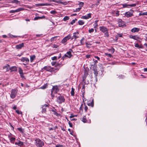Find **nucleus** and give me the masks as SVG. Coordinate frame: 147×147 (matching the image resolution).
I'll return each mask as SVG.
<instances>
[{
	"instance_id": "1",
	"label": "nucleus",
	"mask_w": 147,
	"mask_h": 147,
	"mask_svg": "<svg viewBox=\"0 0 147 147\" xmlns=\"http://www.w3.org/2000/svg\"><path fill=\"white\" fill-rule=\"evenodd\" d=\"M59 91V89L57 86H55L53 87L51 90V95L53 99L55 96V94H56Z\"/></svg>"
},
{
	"instance_id": "2",
	"label": "nucleus",
	"mask_w": 147,
	"mask_h": 147,
	"mask_svg": "<svg viewBox=\"0 0 147 147\" xmlns=\"http://www.w3.org/2000/svg\"><path fill=\"white\" fill-rule=\"evenodd\" d=\"M35 144L37 147H42L44 146V142L39 138H36L35 140Z\"/></svg>"
},
{
	"instance_id": "3",
	"label": "nucleus",
	"mask_w": 147,
	"mask_h": 147,
	"mask_svg": "<svg viewBox=\"0 0 147 147\" xmlns=\"http://www.w3.org/2000/svg\"><path fill=\"white\" fill-rule=\"evenodd\" d=\"M99 29L102 32L104 33V34L105 36L107 37H109V35L108 32V30L106 27L103 26H100Z\"/></svg>"
},
{
	"instance_id": "4",
	"label": "nucleus",
	"mask_w": 147,
	"mask_h": 147,
	"mask_svg": "<svg viewBox=\"0 0 147 147\" xmlns=\"http://www.w3.org/2000/svg\"><path fill=\"white\" fill-rule=\"evenodd\" d=\"M18 90L16 89H12L11 90L10 97L12 99H14L16 97L18 93Z\"/></svg>"
},
{
	"instance_id": "5",
	"label": "nucleus",
	"mask_w": 147,
	"mask_h": 147,
	"mask_svg": "<svg viewBox=\"0 0 147 147\" xmlns=\"http://www.w3.org/2000/svg\"><path fill=\"white\" fill-rule=\"evenodd\" d=\"M65 99L64 96H63L60 95L57 97V102L59 104H61L65 102Z\"/></svg>"
},
{
	"instance_id": "6",
	"label": "nucleus",
	"mask_w": 147,
	"mask_h": 147,
	"mask_svg": "<svg viewBox=\"0 0 147 147\" xmlns=\"http://www.w3.org/2000/svg\"><path fill=\"white\" fill-rule=\"evenodd\" d=\"M130 11L131 12L127 11L124 14L125 15V16L127 18H129L132 16L133 15V11L131 10Z\"/></svg>"
},
{
	"instance_id": "7",
	"label": "nucleus",
	"mask_w": 147,
	"mask_h": 147,
	"mask_svg": "<svg viewBox=\"0 0 147 147\" xmlns=\"http://www.w3.org/2000/svg\"><path fill=\"white\" fill-rule=\"evenodd\" d=\"M44 69L46 70V71L52 72L53 71H54V69L51 68V67L49 66H45L44 67L42 70Z\"/></svg>"
},
{
	"instance_id": "8",
	"label": "nucleus",
	"mask_w": 147,
	"mask_h": 147,
	"mask_svg": "<svg viewBox=\"0 0 147 147\" xmlns=\"http://www.w3.org/2000/svg\"><path fill=\"white\" fill-rule=\"evenodd\" d=\"M71 38V36L70 35H68L67 36L64 38L61 41L62 43H64L66 42L67 41L69 40Z\"/></svg>"
},
{
	"instance_id": "9",
	"label": "nucleus",
	"mask_w": 147,
	"mask_h": 147,
	"mask_svg": "<svg viewBox=\"0 0 147 147\" xmlns=\"http://www.w3.org/2000/svg\"><path fill=\"white\" fill-rule=\"evenodd\" d=\"M123 7V8L129 7H135L136 5L135 4H128L127 3H124L122 4Z\"/></svg>"
},
{
	"instance_id": "10",
	"label": "nucleus",
	"mask_w": 147,
	"mask_h": 147,
	"mask_svg": "<svg viewBox=\"0 0 147 147\" xmlns=\"http://www.w3.org/2000/svg\"><path fill=\"white\" fill-rule=\"evenodd\" d=\"M117 22L118 23L119 26L120 27H123L124 25L123 22L121 19H118L117 20Z\"/></svg>"
},
{
	"instance_id": "11",
	"label": "nucleus",
	"mask_w": 147,
	"mask_h": 147,
	"mask_svg": "<svg viewBox=\"0 0 147 147\" xmlns=\"http://www.w3.org/2000/svg\"><path fill=\"white\" fill-rule=\"evenodd\" d=\"M79 32H74L73 34V36L71 38V40H73L74 38L75 40L79 37L78 35Z\"/></svg>"
},
{
	"instance_id": "12",
	"label": "nucleus",
	"mask_w": 147,
	"mask_h": 147,
	"mask_svg": "<svg viewBox=\"0 0 147 147\" xmlns=\"http://www.w3.org/2000/svg\"><path fill=\"white\" fill-rule=\"evenodd\" d=\"M91 13H88L87 15L82 16L81 18L84 19H88L91 18Z\"/></svg>"
},
{
	"instance_id": "13",
	"label": "nucleus",
	"mask_w": 147,
	"mask_h": 147,
	"mask_svg": "<svg viewBox=\"0 0 147 147\" xmlns=\"http://www.w3.org/2000/svg\"><path fill=\"white\" fill-rule=\"evenodd\" d=\"M20 60L22 62H25L26 63H28L29 61V59L27 57H23L20 59Z\"/></svg>"
},
{
	"instance_id": "14",
	"label": "nucleus",
	"mask_w": 147,
	"mask_h": 147,
	"mask_svg": "<svg viewBox=\"0 0 147 147\" xmlns=\"http://www.w3.org/2000/svg\"><path fill=\"white\" fill-rule=\"evenodd\" d=\"M140 29L138 28H134L131 30L132 32H138L140 30Z\"/></svg>"
},
{
	"instance_id": "15",
	"label": "nucleus",
	"mask_w": 147,
	"mask_h": 147,
	"mask_svg": "<svg viewBox=\"0 0 147 147\" xmlns=\"http://www.w3.org/2000/svg\"><path fill=\"white\" fill-rule=\"evenodd\" d=\"M9 69L11 71V72L16 71H17V67L15 66H12L9 67Z\"/></svg>"
},
{
	"instance_id": "16",
	"label": "nucleus",
	"mask_w": 147,
	"mask_h": 147,
	"mask_svg": "<svg viewBox=\"0 0 147 147\" xmlns=\"http://www.w3.org/2000/svg\"><path fill=\"white\" fill-rule=\"evenodd\" d=\"M24 46V44L23 43H22L21 44H19L16 45V48L17 49H20L22 48Z\"/></svg>"
},
{
	"instance_id": "17",
	"label": "nucleus",
	"mask_w": 147,
	"mask_h": 147,
	"mask_svg": "<svg viewBox=\"0 0 147 147\" xmlns=\"http://www.w3.org/2000/svg\"><path fill=\"white\" fill-rule=\"evenodd\" d=\"M20 74L21 77L23 78L24 77V74L23 73V70L20 67L19 68V70H18Z\"/></svg>"
},
{
	"instance_id": "18",
	"label": "nucleus",
	"mask_w": 147,
	"mask_h": 147,
	"mask_svg": "<svg viewBox=\"0 0 147 147\" xmlns=\"http://www.w3.org/2000/svg\"><path fill=\"white\" fill-rule=\"evenodd\" d=\"M129 37L130 38L133 39L135 40H137L139 39V37L137 35H130Z\"/></svg>"
},
{
	"instance_id": "19",
	"label": "nucleus",
	"mask_w": 147,
	"mask_h": 147,
	"mask_svg": "<svg viewBox=\"0 0 147 147\" xmlns=\"http://www.w3.org/2000/svg\"><path fill=\"white\" fill-rule=\"evenodd\" d=\"M48 105L47 104H45L43 105L42 107V113H45L46 111V108L47 107Z\"/></svg>"
},
{
	"instance_id": "20",
	"label": "nucleus",
	"mask_w": 147,
	"mask_h": 147,
	"mask_svg": "<svg viewBox=\"0 0 147 147\" xmlns=\"http://www.w3.org/2000/svg\"><path fill=\"white\" fill-rule=\"evenodd\" d=\"M94 73L95 75V79L96 80V81L97 82V74H98V71H97V70L95 69H94Z\"/></svg>"
},
{
	"instance_id": "21",
	"label": "nucleus",
	"mask_w": 147,
	"mask_h": 147,
	"mask_svg": "<svg viewBox=\"0 0 147 147\" xmlns=\"http://www.w3.org/2000/svg\"><path fill=\"white\" fill-rule=\"evenodd\" d=\"M9 67H10L9 65L8 64H6L3 67V68L4 69L6 68V71H7L9 70Z\"/></svg>"
},
{
	"instance_id": "22",
	"label": "nucleus",
	"mask_w": 147,
	"mask_h": 147,
	"mask_svg": "<svg viewBox=\"0 0 147 147\" xmlns=\"http://www.w3.org/2000/svg\"><path fill=\"white\" fill-rule=\"evenodd\" d=\"M15 144L16 145H18L19 146H21L23 145V143L22 142L18 140V142H15Z\"/></svg>"
},
{
	"instance_id": "23",
	"label": "nucleus",
	"mask_w": 147,
	"mask_h": 147,
	"mask_svg": "<svg viewBox=\"0 0 147 147\" xmlns=\"http://www.w3.org/2000/svg\"><path fill=\"white\" fill-rule=\"evenodd\" d=\"M30 61L32 62L35 59L36 57L35 55H33L30 56Z\"/></svg>"
},
{
	"instance_id": "24",
	"label": "nucleus",
	"mask_w": 147,
	"mask_h": 147,
	"mask_svg": "<svg viewBox=\"0 0 147 147\" xmlns=\"http://www.w3.org/2000/svg\"><path fill=\"white\" fill-rule=\"evenodd\" d=\"M82 121L84 123H86L88 122V121L86 119L85 116H84L82 119Z\"/></svg>"
},
{
	"instance_id": "25",
	"label": "nucleus",
	"mask_w": 147,
	"mask_h": 147,
	"mask_svg": "<svg viewBox=\"0 0 147 147\" xmlns=\"http://www.w3.org/2000/svg\"><path fill=\"white\" fill-rule=\"evenodd\" d=\"M66 54L67 55V56L68 58H70L71 56V52L70 51L67 52Z\"/></svg>"
},
{
	"instance_id": "26",
	"label": "nucleus",
	"mask_w": 147,
	"mask_h": 147,
	"mask_svg": "<svg viewBox=\"0 0 147 147\" xmlns=\"http://www.w3.org/2000/svg\"><path fill=\"white\" fill-rule=\"evenodd\" d=\"M75 89L73 88H71V95L72 96H74V94Z\"/></svg>"
},
{
	"instance_id": "27",
	"label": "nucleus",
	"mask_w": 147,
	"mask_h": 147,
	"mask_svg": "<svg viewBox=\"0 0 147 147\" xmlns=\"http://www.w3.org/2000/svg\"><path fill=\"white\" fill-rule=\"evenodd\" d=\"M139 15L140 16L147 15V12H141L139 14Z\"/></svg>"
},
{
	"instance_id": "28",
	"label": "nucleus",
	"mask_w": 147,
	"mask_h": 147,
	"mask_svg": "<svg viewBox=\"0 0 147 147\" xmlns=\"http://www.w3.org/2000/svg\"><path fill=\"white\" fill-rule=\"evenodd\" d=\"M47 86V84H45L43 86H41L40 88L42 89H44L46 88Z\"/></svg>"
},
{
	"instance_id": "29",
	"label": "nucleus",
	"mask_w": 147,
	"mask_h": 147,
	"mask_svg": "<svg viewBox=\"0 0 147 147\" xmlns=\"http://www.w3.org/2000/svg\"><path fill=\"white\" fill-rule=\"evenodd\" d=\"M78 23L80 25H82L84 24V22L82 20H80L78 21Z\"/></svg>"
},
{
	"instance_id": "30",
	"label": "nucleus",
	"mask_w": 147,
	"mask_h": 147,
	"mask_svg": "<svg viewBox=\"0 0 147 147\" xmlns=\"http://www.w3.org/2000/svg\"><path fill=\"white\" fill-rule=\"evenodd\" d=\"M98 21H96L94 22V28H96L98 26L97 23Z\"/></svg>"
},
{
	"instance_id": "31",
	"label": "nucleus",
	"mask_w": 147,
	"mask_h": 147,
	"mask_svg": "<svg viewBox=\"0 0 147 147\" xmlns=\"http://www.w3.org/2000/svg\"><path fill=\"white\" fill-rule=\"evenodd\" d=\"M88 106H90L92 107H93L94 106V103L93 102V100H92V101L90 103H89L88 104Z\"/></svg>"
},
{
	"instance_id": "32",
	"label": "nucleus",
	"mask_w": 147,
	"mask_h": 147,
	"mask_svg": "<svg viewBox=\"0 0 147 147\" xmlns=\"http://www.w3.org/2000/svg\"><path fill=\"white\" fill-rule=\"evenodd\" d=\"M12 3H15L16 4H18L20 2V1L17 0H13L11 2Z\"/></svg>"
},
{
	"instance_id": "33",
	"label": "nucleus",
	"mask_w": 147,
	"mask_h": 147,
	"mask_svg": "<svg viewBox=\"0 0 147 147\" xmlns=\"http://www.w3.org/2000/svg\"><path fill=\"white\" fill-rule=\"evenodd\" d=\"M109 51L111 52L112 53H114L115 51V49L113 48H112L111 49H109Z\"/></svg>"
},
{
	"instance_id": "34",
	"label": "nucleus",
	"mask_w": 147,
	"mask_h": 147,
	"mask_svg": "<svg viewBox=\"0 0 147 147\" xmlns=\"http://www.w3.org/2000/svg\"><path fill=\"white\" fill-rule=\"evenodd\" d=\"M77 20V19H75L74 20H73L71 22L70 24L71 25H73L76 22V21Z\"/></svg>"
},
{
	"instance_id": "35",
	"label": "nucleus",
	"mask_w": 147,
	"mask_h": 147,
	"mask_svg": "<svg viewBox=\"0 0 147 147\" xmlns=\"http://www.w3.org/2000/svg\"><path fill=\"white\" fill-rule=\"evenodd\" d=\"M135 47H136L138 48L139 49L142 48V47L140 46L138 43H136L135 44Z\"/></svg>"
},
{
	"instance_id": "36",
	"label": "nucleus",
	"mask_w": 147,
	"mask_h": 147,
	"mask_svg": "<svg viewBox=\"0 0 147 147\" xmlns=\"http://www.w3.org/2000/svg\"><path fill=\"white\" fill-rule=\"evenodd\" d=\"M16 140V138H15L12 137L10 139V140L11 142H13Z\"/></svg>"
},
{
	"instance_id": "37",
	"label": "nucleus",
	"mask_w": 147,
	"mask_h": 147,
	"mask_svg": "<svg viewBox=\"0 0 147 147\" xmlns=\"http://www.w3.org/2000/svg\"><path fill=\"white\" fill-rule=\"evenodd\" d=\"M78 5H79L80 7H81V8L83 6L84 3L82 2H80Z\"/></svg>"
},
{
	"instance_id": "38",
	"label": "nucleus",
	"mask_w": 147,
	"mask_h": 147,
	"mask_svg": "<svg viewBox=\"0 0 147 147\" xmlns=\"http://www.w3.org/2000/svg\"><path fill=\"white\" fill-rule=\"evenodd\" d=\"M69 19V17L67 16H66L64 17V18H63V20L64 21H66V20H68Z\"/></svg>"
},
{
	"instance_id": "39",
	"label": "nucleus",
	"mask_w": 147,
	"mask_h": 147,
	"mask_svg": "<svg viewBox=\"0 0 147 147\" xmlns=\"http://www.w3.org/2000/svg\"><path fill=\"white\" fill-rule=\"evenodd\" d=\"M16 113L18 114H20L22 115V112L21 111H19L18 110H16Z\"/></svg>"
},
{
	"instance_id": "40",
	"label": "nucleus",
	"mask_w": 147,
	"mask_h": 147,
	"mask_svg": "<svg viewBox=\"0 0 147 147\" xmlns=\"http://www.w3.org/2000/svg\"><path fill=\"white\" fill-rule=\"evenodd\" d=\"M81 9V7H79L78 8H77L74 11V12H77L79 11H80Z\"/></svg>"
},
{
	"instance_id": "41",
	"label": "nucleus",
	"mask_w": 147,
	"mask_h": 147,
	"mask_svg": "<svg viewBox=\"0 0 147 147\" xmlns=\"http://www.w3.org/2000/svg\"><path fill=\"white\" fill-rule=\"evenodd\" d=\"M24 9V8L22 7H20V8H18L17 9L18 11V12H19L20 11L23 10Z\"/></svg>"
},
{
	"instance_id": "42",
	"label": "nucleus",
	"mask_w": 147,
	"mask_h": 147,
	"mask_svg": "<svg viewBox=\"0 0 147 147\" xmlns=\"http://www.w3.org/2000/svg\"><path fill=\"white\" fill-rule=\"evenodd\" d=\"M60 3L61 4L65 5H66L67 4V3L66 2L60 1Z\"/></svg>"
},
{
	"instance_id": "43",
	"label": "nucleus",
	"mask_w": 147,
	"mask_h": 147,
	"mask_svg": "<svg viewBox=\"0 0 147 147\" xmlns=\"http://www.w3.org/2000/svg\"><path fill=\"white\" fill-rule=\"evenodd\" d=\"M50 13H51L52 14H55L57 13V11L55 10H53L51 11Z\"/></svg>"
},
{
	"instance_id": "44",
	"label": "nucleus",
	"mask_w": 147,
	"mask_h": 147,
	"mask_svg": "<svg viewBox=\"0 0 147 147\" xmlns=\"http://www.w3.org/2000/svg\"><path fill=\"white\" fill-rule=\"evenodd\" d=\"M49 5V4L47 3H43V4H40L39 5L42 6H45V5Z\"/></svg>"
},
{
	"instance_id": "45",
	"label": "nucleus",
	"mask_w": 147,
	"mask_h": 147,
	"mask_svg": "<svg viewBox=\"0 0 147 147\" xmlns=\"http://www.w3.org/2000/svg\"><path fill=\"white\" fill-rule=\"evenodd\" d=\"M105 55L106 56H107L108 57H111L112 56L110 54H108V53H105Z\"/></svg>"
},
{
	"instance_id": "46",
	"label": "nucleus",
	"mask_w": 147,
	"mask_h": 147,
	"mask_svg": "<svg viewBox=\"0 0 147 147\" xmlns=\"http://www.w3.org/2000/svg\"><path fill=\"white\" fill-rule=\"evenodd\" d=\"M94 31V30L93 28H91V29H89L88 30L89 32L90 33H91L93 32Z\"/></svg>"
},
{
	"instance_id": "47",
	"label": "nucleus",
	"mask_w": 147,
	"mask_h": 147,
	"mask_svg": "<svg viewBox=\"0 0 147 147\" xmlns=\"http://www.w3.org/2000/svg\"><path fill=\"white\" fill-rule=\"evenodd\" d=\"M119 11H117L115 13V15L116 16H118L119 15Z\"/></svg>"
},
{
	"instance_id": "48",
	"label": "nucleus",
	"mask_w": 147,
	"mask_h": 147,
	"mask_svg": "<svg viewBox=\"0 0 147 147\" xmlns=\"http://www.w3.org/2000/svg\"><path fill=\"white\" fill-rule=\"evenodd\" d=\"M51 59L53 60H56L57 59V57L56 56H54L53 57H52Z\"/></svg>"
},
{
	"instance_id": "49",
	"label": "nucleus",
	"mask_w": 147,
	"mask_h": 147,
	"mask_svg": "<svg viewBox=\"0 0 147 147\" xmlns=\"http://www.w3.org/2000/svg\"><path fill=\"white\" fill-rule=\"evenodd\" d=\"M84 89H85V86H84V85H83V86H82V92H83L84 91Z\"/></svg>"
},
{
	"instance_id": "50",
	"label": "nucleus",
	"mask_w": 147,
	"mask_h": 147,
	"mask_svg": "<svg viewBox=\"0 0 147 147\" xmlns=\"http://www.w3.org/2000/svg\"><path fill=\"white\" fill-rule=\"evenodd\" d=\"M84 39V37L82 38V39L80 40V43L82 45H83L84 43L83 42V41Z\"/></svg>"
},
{
	"instance_id": "51",
	"label": "nucleus",
	"mask_w": 147,
	"mask_h": 147,
	"mask_svg": "<svg viewBox=\"0 0 147 147\" xmlns=\"http://www.w3.org/2000/svg\"><path fill=\"white\" fill-rule=\"evenodd\" d=\"M84 92H85L84 91L82 93V97L83 98V101H84V99L85 98L84 94Z\"/></svg>"
},
{
	"instance_id": "52",
	"label": "nucleus",
	"mask_w": 147,
	"mask_h": 147,
	"mask_svg": "<svg viewBox=\"0 0 147 147\" xmlns=\"http://www.w3.org/2000/svg\"><path fill=\"white\" fill-rule=\"evenodd\" d=\"M88 108L87 107V106H86V105H85L84 110H85V112H87V111L88 110Z\"/></svg>"
},
{
	"instance_id": "53",
	"label": "nucleus",
	"mask_w": 147,
	"mask_h": 147,
	"mask_svg": "<svg viewBox=\"0 0 147 147\" xmlns=\"http://www.w3.org/2000/svg\"><path fill=\"white\" fill-rule=\"evenodd\" d=\"M68 124L69 125V126L70 127H72V124L70 122V121H69L68 122Z\"/></svg>"
},
{
	"instance_id": "54",
	"label": "nucleus",
	"mask_w": 147,
	"mask_h": 147,
	"mask_svg": "<svg viewBox=\"0 0 147 147\" xmlns=\"http://www.w3.org/2000/svg\"><path fill=\"white\" fill-rule=\"evenodd\" d=\"M119 79H121V78L122 79V78H123L124 77V76L121 75L120 76H119Z\"/></svg>"
},
{
	"instance_id": "55",
	"label": "nucleus",
	"mask_w": 147,
	"mask_h": 147,
	"mask_svg": "<svg viewBox=\"0 0 147 147\" xmlns=\"http://www.w3.org/2000/svg\"><path fill=\"white\" fill-rule=\"evenodd\" d=\"M57 37V36H55V37H53L52 38H51V41H53V40H54L56 38V37Z\"/></svg>"
},
{
	"instance_id": "56",
	"label": "nucleus",
	"mask_w": 147,
	"mask_h": 147,
	"mask_svg": "<svg viewBox=\"0 0 147 147\" xmlns=\"http://www.w3.org/2000/svg\"><path fill=\"white\" fill-rule=\"evenodd\" d=\"M86 46L88 48H90V47L91 45L90 44L86 43Z\"/></svg>"
},
{
	"instance_id": "57",
	"label": "nucleus",
	"mask_w": 147,
	"mask_h": 147,
	"mask_svg": "<svg viewBox=\"0 0 147 147\" xmlns=\"http://www.w3.org/2000/svg\"><path fill=\"white\" fill-rule=\"evenodd\" d=\"M82 106H83V104H82L80 107V111H83Z\"/></svg>"
},
{
	"instance_id": "58",
	"label": "nucleus",
	"mask_w": 147,
	"mask_h": 147,
	"mask_svg": "<svg viewBox=\"0 0 147 147\" xmlns=\"http://www.w3.org/2000/svg\"><path fill=\"white\" fill-rule=\"evenodd\" d=\"M67 57V55L66 54H65L64 55V56H63L62 57V59H63V60H64V59L65 58V57Z\"/></svg>"
},
{
	"instance_id": "59",
	"label": "nucleus",
	"mask_w": 147,
	"mask_h": 147,
	"mask_svg": "<svg viewBox=\"0 0 147 147\" xmlns=\"http://www.w3.org/2000/svg\"><path fill=\"white\" fill-rule=\"evenodd\" d=\"M17 129L20 131H22V129L21 127H19L17 128Z\"/></svg>"
},
{
	"instance_id": "60",
	"label": "nucleus",
	"mask_w": 147,
	"mask_h": 147,
	"mask_svg": "<svg viewBox=\"0 0 147 147\" xmlns=\"http://www.w3.org/2000/svg\"><path fill=\"white\" fill-rule=\"evenodd\" d=\"M63 146L61 145H58L55 146V147H63Z\"/></svg>"
},
{
	"instance_id": "61",
	"label": "nucleus",
	"mask_w": 147,
	"mask_h": 147,
	"mask_svg": "<svg viewBox=\"0 0 147 147\" xmlns=\"http://www.w3.org/2000/svg\"><path fill=\"white\" fill-rule=\"evenodd\" d=\"M9 12L10 13H15V11L14 10H11L9 11Z\"/></svg>"
},
{
	"instance_id": "62",
	"label": "nucleus",
	"mask_w": 147,
	"mask_h": 147,
	"mask_svg": "<svg viewBox=\"0 0 147 147\" xmlns=\"http://www.w3.org/2000/svg\"><path fill=\"white\" fill-rule=\"evenodd\" d=\"M39 19V17H36L34 18V20H35Z\"/></svg>"
},
{
	"instance_id": "63",
	"label": "nucleus",
	"mask_w": 147,
	"mask_h": 147,
	"mask_svg": "<svg viewBox=\"0 0 147 147\" xmlns=\"http://www.w3.org/2000/svg\"><path fill=\"white\" fill-rule=\"evenodd\" d=\"M90 56H91V55H86V58H88L90 57Z\"/></svg>"
},
{
	"instance_id": "64",
	"label": "nucleus",
	"mask_w": 147,
	"mask_h": 147,
	"mask_svg": "<svg viewBox=\"0 0 147 147\" xmlns=\"http://www.w3.org/2000/svg\"><path fill=\"white\" fill-rule=\"evenodd\" d=\"M145 37L146 38L145 40L147 41V33L145 34Z\"/></svg>"
}]
</instances>
